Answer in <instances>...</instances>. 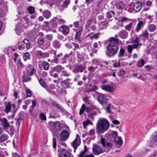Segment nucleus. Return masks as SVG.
I'll return each mask as SVG.
<instances>
[{"label":"nucleus","instance_id":"nucleus-15","mask_svg":"<svg viewBox=\"0 0 157 157\" xmlns=\"http://www.w3.org/2000/svg\"><path fill=\"white\" fill-rule=\"evenodd\" d=\"M59 31L62 32L64 35L67 34L69 32V29L64 26H60L59 28Z\"/></svg>","mask_w":157,"mask_h":157},{"label":"nucleus","instance_id":"nucleus-54","mask_svg":"<svg viewBox=\"0 0 157 157\" xmlns=\"http://www.w3.org/2000/svg\"><path fill=\"white\" fill-rule=\"evenodd\" d=\"M53 148L55 149L56 147V142L55 138H53Z\"/></svg>","mask_w":157,"mask_h":157},{"label":"nucleus","instance_id":"nucleus-6","mask_svg":"<svg viewBox=\"0 0 157 157\" xmlns=\"http://www.w3.org/2000/svg\"><path fill=\"white\" fill-rule=\"evenodd\" d=\"M81 143V140L78 134H77L76 137L72 143L71 145L74 149V151L75 152V150L77 147L80 145Z\"/></svg>","mask_w":157,"mask_h":157},{"label":"nucleus","instance_id":"nucleus-56","mask_svg":"<svg viewBox=\"0 0 157 157\" xmlns=\"http://www.w3.org/2000/svg\"><path fill=\"white\" fill-rule=\"evenodd\" d=\"M41 119L43 120H46V117L45 115L43 113H41L40 115Z\"/></svg>","mask_w":157,"mask_h":157},{"label":"nucleus","instance_id":"nucleus-10","mask_svg":"<svg viewBox=\"0 0 157 157\" xmlns=\"http://www.w3.org/2000/svg\"><path fill=\"white\" fill-rule=\"evenodd\" d=\"M101 88L109 92H113L115 90V88L111 85H103L101 86Z\"/></svg>","mask_w":157,"mask_h":157},{"label":"nucleus","instance_id":"nucleus-53","mask_svg":"<svg viewBox=\"0 0 157 157\" xmlns=\"http://www.w3.org/2000/svg\"><path fill=\"white\" fill-rule=\"evenodd\" d=\"M88 70L92 72H94L95 70V68L92 66L89 67L88 68Z\"/></svg>","mask_w":157,"mask_h":157},{"label":"nucleus","instance_id":"nucleus-64","mask_svg":"<svg viewBox=\"0 0 157 157\" xmlns=\"http://www.w3.org/2000/svg\"><path fill=\"white\" fill-rule=\"evenodd\" d=\"M112 123L113 124H119V123H120L119 121H118L117 120H113L112 121Z\"/></svg>","mask_w":157,"mask_h":157},{"label":"nucleus","instance_id":"nucleus-11","mask_svg":"<svg viewBox=\"0 0 157 157\" xmlns=\"http://www.w3.org/2000/svg\"><path fill=\"white\" fill-rule=\"evenodd\" d=\"M142 4L140 2H135L133 7L134 10L136 12H139L142 7Z\"/></svg>","mask_w":157,"mask_h":157},{"label":"nucleus","instance_id":"nucleus-50","mask_svg":"<svg viewBox=\"0 0 157 157\" xmlns=\"http://www.w3.org/2000/svg\"><path fill=\"white\" fill-rule=\"evenodd\" d=\"M89 134L90 136H93L95 134V132L94 129H92L90 130Z\"/></svg>","mask_w":157,"mask_h":157},{"label":"nucleus","instance_id":"nucleus-27","mask_svg":"<svg viewBox=\"0 0 157 157\" xmlns=\"http://www.w3.org/2000/svg\"><path fill=\"white\" fill-rule=\"evenodd\" d=\"M125 52V50L123 48H121L119 51L118 56L119 57H120L124 56Z\"/></svg>","mask_w":157,"mask_h":157},{"label":"nucleus","instance_id":"nucleus-31","mask_svg":"<svg viewBox=\"0 0 157 157\" xmlns=\"http://www.w3.org/2000/svg\"><path fill=\"white\" fill-rule=\"evenodd\" d=\"M11 109V104L10 102H8L6 106L5 112L6 113L9 112Z\"/></svg>","mask_w":157,"mask_h":157},{"label":"nucleus","instance_id":"nucleus-48","mask_svg":"<svg viewBox=\"0 0 157 157\" xmlns=\"http://www.w3.org/2000/svg\"><path fill=\"white\" fill-rule=\"evenodd\" d=\"M99 35L98 33L94 34L90 36V39L91 40L94 39H97L98 38Z\"/></svg>","mask_w":157,"mask_h":157},{"label":"nucleus","instance_id":"nucleus-60","mask_svg":"<svg viewBox=\"0 0 157 157\" xmlns=\"http://www.w3.org/2000/svg\"><path fill=\"white\" fill-rule=\"evenodd\" d=\"M120 66V61L114 64V67H119Z\"/></svg>","mask_w":157,"mask_h":157},{"label":"nucleus","instance_id":"nucleus-13","mask_svg":"<svg viewBox=\"0 0 157 157\" xmlns=\"http://www.w3.org/2000/svg\"><path fill=\"white\" fill-rule=\"evenodd\" d=\"M85 111H86V112L87 113H89L90 112V108L89 107L86 106L84 104H83L79 111V114L81 115L83 114Z\"/></svg>","mask_w":157,"mask_h":157},{"label":"nucleus","instance_id":"nucleus-17","mask_svg":"<svg viewBox=\"0 0 157 157\" xmlns=\"http://www.w3.org/2000/svg\"><path fill=\"white\" fill-rule=\"evenodd\" d=\"M140 38L139 37H137L132 41V43L133 44L140 45L138 46V49H139L140 47L142 45V43H140Z\"/></svg>","mask_w":157,"mask_h":157},{"label":"nucleus","instance_id":"nucleus-21","mask_svg":"<svg viewBox=\"0 0 157 157\" xmlns=\"http://www.w3.org/2000/svg\"><path fill=\"white\" fill-rule=\"evenodd\" d=\"M31 77L27 76L24 73L23 75V81L25 82H27L31 81Z\"/></svg>","mask_w":157,"mask_h":157},{"label":"nucleus","instance_id":"nucleus-12","mask_svg":"<svg viewBox=\"0 0 157 157\" xmlns=\"http://www.w3.org/2000/svg\"><path fill=\"white\" fill-rule=\"evenodd\" d=\"M139 44L128 45L126 46V48L128 53L130 54L132 53L133 48L137 49L138 50V46Z\"/></svg>","mask_w":157,"mask_h":157},{"label":"nucleus","instance_id":"nucleus-18","mask_svg":"<svg viewBox=\"0 0 157 157\" xmlns=\"http://www.w3.org/2000/svg\"><path fill=\"white\" fill-rule=\"evenodd\" d=\"M2 125L4 127V128L8 127L10 126L8 122L7 119L5 118H3L1 120Z\"/></svg>","mask_w":157,"mask_h":157},{"label":"nucleus","instance_id":"nucleus-42","mask_svg":"<svg viewBox=\"0 0 157 157\" xmlns=\"http://www.w3.org/2000/svg\"><path fill=\"white\" fill-rule=\"evenodd\" d=\"M26 93L27 94V97H30L32 94V91L29 89H27L26 90Z\"/></svg>","mask_w":157,"mask_h":157},{"label":"nucleus","instance_id":"nucleus-61","mask_svg":"<svg viewBox=\"0 0 157 157\" xmlns=\"http://www.w3.org/2000/svg\"><path fill=\"white\" fill-rule=\"evenodd\" d=\"M62 74L63 75L66 76H68L69 75L65 71H63L62 72Z\"/></svg>","mask_w":157,"mask_h":157},{"label":"nucleus","instance_id":"nucleus-28","mask_svg":"<svg viewBox=\"0 0 157 157\" xmlns=\"http://www.w3.org/2000/svg\"><path fill=\"white\" fill-rule=\"evenodd\" d=\"M64 68L62 67L61 66L58 65L55 67V70L56 71L59 72H61Z\"/></svg>","mask_w":157,"mask_h":157},{"label":"nucleus","instance_id":"nucleus-55","mask_svg":"<svg viewBox=\"0 0 157 157\" xmlns=\"http://www.w3.org/2000/svg\"><path fill=\"white\" fill-rule=\"evenodd\" d=\"M82 27H80L79 28V30H78V31L77 32L76 34H77L78 35H80L82 33Z\"/></svg>","mask_w":157,"mask_h":157},{"label":"nucleus","instance_id":"nucleus-23","mask_svg":"<svg viewBox=\"0 0 157 157\" xmlns=\"http://www.w3.org/2000/svg\"><path fill=\"white\" fill-rule=\"evenodd\" d=\"M156 28V26L153 24L150 25L148 27V30L151 32H153L155 31Z\"/></svg>","mask_w":157,"mask_h":157},{"label":"nucleus","instance_id":"nucleus-45","mask_svg":"<svg viewBox=\"0 0 157 157\" xmlns=\"http://www.w3.org/2000/svg\"><path fill=\"white\" fill-rule=\"evenodd\" d=\"M140 62L141 63V64H137V66L138 67H142L144 64L145 62L144 59H141L140 60Z\"/></svg>","mask_w":157,"mask_h":157},{"label":"nucleus","instance_id":"nucleus-29","mask_svg":"<svg viewBox=\"0 0 157 157\" xmlns=\"http://www.w3.org/2000/svg\"><path fill=\"white\" fill-rule=\"evenodd\" d=\"M84 151H82L79 155V157H83L85 155L86 152L87 151L86 146H84Z\"/></svg>","mask_w":157,"mask_h":157},{"label":"nucleus","instance_id":"nucleus-1","mask_svg":"<svg viewBox=\"0 0 157 157\" xmlns=\"http://www.w3.org/2000/svg\"><path fill=\"white\" fill-rule=\"evenodd\" d=\"M119 40L115 38H110L107 48L109 52L106 54L109 56H113L117 54L118 49Z\"/></svg>","mask_w":157,"mask_h":157},{"label":"nucleus","instance_id":"nucleus-57","mask_svg":"<svg viewBox=\"0 0 157 157\" xmlns=\"http://www.w3.org/2000/svg\"><path fill=\"white\" fill-rule=\"evenodd\" d=\"M93 63L96 65H98L99 63V60L96 59H95L92 60Z\"/></svg>","mask_w":157,"mask_h":157},{"label":"nucleus","instance_id":"nucleus-7","mask_svg":"<svg viewBox=\"0 0 157 157\" xmlns=\"http://www.w3.org/2000/svg\"><path fill=\"white\" fill-rule=\"evenodd\" d=\"M36 53L38 59L45 58L49 56L48 53L47 52H43L39 50L36 51Z\"/></svg>","mask_w":157,"mask_h":157},{"label":"nucleus","instance_id":"nucleus-3","mask_svg":"<svg viewBox=\"0 0 157 157\" xmlns=\"http://www.w3.org/2000/svg\"><path fill=\"white\" fill-rule=\"evenodd\" d=\"M117 134L118 133L117 131H112L109 132L108 133L106 134V136L107 137L111 136H112L114 137V139L119 145H121L123 143L121 138L120 136H118Z\"/></svg>","mask_w":157,"mask_h":157},{"label":"nucleus","instance_id":"nucleus-8","mask_svg":"<svg viewBox=\"0 0 157 157\" xmlns=\"http://www.w3.org/2000/svg\"><path fill=\"white\" fill-rule=\"evenodd\" d=\"M59 157H70V155L68 151L64 148L60 151L59 153Z\"/></svg>","mask_w":157,"mask_h":157},{"label":"nucleus","instance_id":"nucleus-26","mask_svg":"<svg viewBox=\"0 0 157 157\" xmlns=\"http://www.w3.org/2000/svg\"><path fill=\"white\" fill-rule=\"evenodd\" d=\"M8 135L4 134L0 136V142H3L6 141L8 138Z\"/></svg>","mask_w":157,"mask_h":157},{"label":"nucleus","instance_id":"nucleus-34","mask_svg":"<svg viewBox=\"0 0 157 157\" xmlns=\"http://www.w3.org/2000/svg\"><path fill=\"white\" fill-rule=\"evenodd\" d=\"M28 10L29 12V13L30 14H33L35 12L34 8L32 6H29L28 8Z\"/></svg>","mask_w":157,"mask_h":157},{"label":"nucleus","instance_id":"nucleus-19","mask_svg":"<svg viewBox=\"0 0 157 157\" xmlns=\"http://www.w3.org/2000/svg\"><path fill=\"white\" fill-rule=\"evenodd\" d=\"M125 5L122 2H119L116 3V6L119 9H122L125 7Z\"/></svg>","mask_w":157,"mask_h":157},{"label":"nucleus","instance_id":"nucleus-36","mask_svg":"<svg viewBox=\"0 0 157 157\" xmlns=\"http://www.w3.org/2000/svg\"><path fill=\"white\" fill-rule=\"evenodd\" d=\"M92 123V122L89 119H87L86 121L83 122V125L84 128H85L88 124H91Z\"/></svg>","mask_w":157,"mask_h":157},{"label":"nucleus","instance_id":"nucleus-30","mask_svg":"<svg viewBox=\"0 0 157 157\" xmlns=\"http://www.w3.org/2000/svg\"><path fill=\"white\" fill-rule=\"evenodd\" d=\"M114 13L113 11H110L107 13L106 17L107 18H111L114 16Z\"/></svg>","mask_w":157,"mask_h":157},{"label":"nucleus","instance_id":"nucleus-35","mask_svg":"<svg viewBox=\"0 0 157 157\" xmlns=\"http://www.w3.org/2000/svg\"><path fill=\"white\" fill-rule=\"evenodd\" d=\"M24 43L25 44L27 48H29L30 47V43L29 41L27 39H24Z\"/></svg>","mask_w":157,"mask_h":157},{"label":"nucleus","instance_id":"nucleus-14","mask_svg":"<svg viewBox=\"0 0 157 157\" xmlns=\"http://www.w3.org/2000/svg\"><path fill=\"white\" fill-rule=\"evenodd\" d=\"M53 128L56 131L60 130L61 127V124L59 121H56L53 123Z\"/></svg>","mask_w":157,"mask_h":157},{"label":"nucleus","instance_id":"nucleus-49","mask_svg":"<svg viewBox=\"0 0 157 157\" xmlns=\"http://www.w3.org/2000/svg\"><path fill=\"white\" fill-rule=\"evenodd\" d=\"M38 44L40 45H42L44 42V41L43 39L41 38H39L38 39Z\"/></svg>","mask_w":157,"mask_h":157},{"label":"nucleus","instance_id":"nucleus-52","mask_svg":"<svg viewBox=\"0 0 157 157\" xmlns=\"http://www.w3.org/2000/svg\"><path fill=\"white\" fill-rule=\"evenodd\" d=\"M128 20V18L126 17H124L120 18L119 20L122 22H125L127 21Z\"/></svg>","mask_w":157,"mask_h":157},{"label":"nucleus","instance_id":"nucleus-46","mask_svg":"<svg viewBox=\"0 0 157 157\" xmlns=\"http://www.w3.org/2000/svg\"><path fill=\"white\" fill-rule=\"evenodd\" d=\"M35 72V71L34 68L31 69L30 71L28 72V74L29 75H33Z\"/></svg>","mask_w":157,"mask_h":157},{"label":"nucleus","instance_id":"nucleus-4","mask_svg":"<svg viewBox=\"0 0 157 157\" xmlns=\"http://www.w3.org/2000/svg\"><path fill=\"white\" fill-rule=\"evenodd\" d=\"M92 151L96 155H98L105 151V150L102 149L101 147L96 144H94L93 146Z\"/></svg>","mask_w":157,"mask_h":157},{"label":"nucleus","instance_id":"nucleus-58","mask_svg":"<svg viewBox=\"0 0 157 157\" xmlns=\"http://www.w3.org/2000/svg\"><path fill=\"white\" fill-rule=\"evenodd\" d=\"M152 138V140L153 142H157V135L153 136Z\"/></svg>","mask_w":157,"mask_h":157},{"label":"nucleus","instance_id":"nucleus-20","mask_svg":"<svg viewBox=\"0 0 157 157\" xmlns=\"http://www.w3.org/2000/svg\"><path fill=\"white\" fill-rule=\"evenodd\" d=\"M43 16L47 19L49 18L51 16L50 12L48 10H45L43 12Z\"/></svg>","mask_w":157,"mask_h":157},{"label":"nucleus","instance_id":"nucleus-62","mask_svg":"<svg viewBox=\"0 0 157 157\" xmlns=\"http://www.w3.org/2000/svg\"><path fill=\"white\" fill-rule=\"evenodd\" d=\"M79 22L76 21L74 23V25L75 27L77 28L79 26Z\"/></svg>","mask_w":157,"mask_h":157},{"label":"nucleus","instance_id":"nucleus-38","mask_svg":"<svg viewBox=\"0 0 157 157\" xmlns=\"http://www.w3.org/2000/svg\"><path fill=\"white\" fill-rule=\"evenodd\" d=\"M70 1L69 0H65L62 5V6L64 8H65L67 7L68 5L70 3Z\"/></svg>","mask_w":157,"mask_h":157},{"label":"nucleus","instance_id":"nucleus-25","mask_svg":"<svg viewBox=\"0 0 157 157\" xmlns=\"http://www.w3.org/2000/svg\"><path fill=\"white\" fill-rule=\"evenodd\" d=\"M94 19V18H92L87 21L86 25V29H88L89 28L90 26L93 22Z\"/></svg>","mask_w":157,"mask_h":157},{"label":"nucleus","instance_id":"nucleus-24","mask_svg":"<svg viewBox=\"0 0 157 157\" xmlns=\"http://www.w3.org/2000/svg\"><path fill=\"white\" fill-rule=\"evenodd\" d=\"M42 66L44 69L45 70H48L49 68V64L47 62H44L42 63Z\"/></svg>","mask_w":157,"mask_h":157},{"label":"nucleus","instance_id":"nucleus-63","mask_svg":"<svg viewBox=\"0 0 157 157\" xmlns=\"http://www.w3.org/2000/svg\"><path fill=\"white\" fill-rule=\"evenodd\" d=\"M80 36V35H79L76 34L75 36V39H76L77 40L79 41V42H80V37H79Z\"/></svg>","mask_w":157,"mask_h":157},{"label":"nucleus","instance_id":"nucleus-39","mask_svg":"<svg viewBox=\"0 0 157 157\" xmlns=\"http://www.w3.org/2000/svg\"><path fill=\"white\" fill-rule=\"evenodd\" d=\"M132 22H131L125 26V29L128 31H130L132 26Z\"/></svg>","mask_w":157,"mask_h":157},{"label":"nucleus","instance_id":"nucleus-43","mask_svg":"<svg viewBox=\"0 0 157 157\" xmlns=\"http://www.w3.org/2000/svg\"><path fill=\"white\" fill-rule=\"evenodd\" d=\"M101 144H102V146L103 147H105V146L106 143L107 142L103 138H101L100 140Z\"/></svg>","mask_w":157,"mask_h":157},{"label":"nucleus","instance_id":"nucleus-40","mask_svg":"<svg viewBox=\"0 0 157 157\" xmlns=\"http://www.w3.org/2000/svg\"><path fill=\"white\" fill-rule=\"evenodd\" d=\"M30 54L28 52H26L24 54V59L25 60L29 58Z\"/></svg>","mask_w":157,"mask_h":157},{"label":"nucleus","instance_id":"nucleus-37","mask_svg":"<svg viewBox=\"0 0 157 157\" xmlns=\"http://www.w3.org/2000/svg\"><path fill=\"white\" fill-rule=\"evenodd\" d=\"M111 104H108L106 107L105 108V110L107 113H111V110H110V108L111 107Z\"/></svg>","mask_w":157,"mask_h":157},{"label":"nucleus","instance_id":"nucleus-32","mask_svg":"<svg viewBox=\"0 0 157 157\" xmlns=\"http://www.w3.org/2000/svg\"><path fill=\"white\" fill-rule=\"evenodd\" d=\"M143 23L142 21H140L138 22L136 28V30L137 32H138L139 30L140 29L141 27L143 26Z\"/></svg>","mask_w":157,"mask_h":157},{"label":"nucleus","instance_id":"nucleus-5","mask_svg":"<svg viewBox=\"0 0 157 157\" xmlns=\"http://www.w3.org/2000/svg\"><path fill=\"white\" fill-rule=\"evenodd\" d=\"M70 133V132L67 130H63L60 134V139L63 141H65L69 138Z\"/></svg>","mask_w":157,"mask_h":157},{"label":"nucleus","instance_id":"nucleus-41","mask_svg":"<svg viewBox=\"0 0 157 157\" xmlns=\"http://www.w3.org/2000/svg\"><path fill=\"white\" fill-rule=\"evenodd\" d=\"M53 45L57 48H59L60 46L59 43L57 41H55L53 42Z\"/></svg>","mask_w":157,"mask_h":157},{"label":"nucleus","instance_id":"nucleus-22","mask_svg":"<svg viewBox=\"0 0 157 157\" xmlns=\"http://www.w3.org/2000/svg\"><path fill=\"white\" fill-rule=\"evenodd\" d=\"M52 104L53 105L56 107L58 109L61 111H63V108L60 105L55 101L52 102Z\"/></svg>","mask_w":157,"mask_h":157},{"label":"nucleus","instance_id":"nucleus-33","mask_svg":"<svg viewBox=\"0 0 157 157\" xmlns=\"http://www.w3.org/2000/svg\"><path fill=\"white\" fill-rule=\"evenodd\" d=\"M39 82L43 87L46 88L47 87V84L45 83L44 81L41 78H40L39 80Z\"/></svg>","mask_w":157,"mask_h":157},{"label":"nucleus","instance_id":"nucleus-59","mask_svg":"<svg viewBox=\"0 0 157 157\" xmlns=\"http://www.w3.org/2000/svg\"><path fill=\"white\" fill-rule=\"evenodd\" d=\"M148 34L147 30L145 31L143 34V36L145 37H147L148 36Z\"/></svg>","mask_w":157,"mask_h":157},{"label":"nucleus","instance_id":"nucleus-44","mask_svg":"<svg viewBox=\"0 0 157 157\" xmlns=\"http://www.w3.org/2000/svg\"><path fill=\"white\" fill-rule=\"evenodd\" d=\"M55 88V86L53 84H51L49 86V87L48 88L47 90L50 92L51 89H54Z\"/></svg>","mask_w":157,"mask_h":157},{"label":"nucleus","instance_id":"nucleus-2","mask_svg":"<svg viewBox=\"0 0 157 157\" xmlns=\"http://www.w3.org/2000/svg\"><path fill=\"white\" fill-rule=\"evenodd\" d=\"M109 127V121L105 119L101 118L98 121L96 128L99 133L102 134L108 129Z\"/></svg>","mask_w":157,"mask_h":157},{"label":"nucleus","instance_id":"nucleus-9","mask_svg":"<svg viewBox=\"0 0 157 157\" xmlns=\"http://www.w3.org/2000/svg\"><path fill=\"white\" fill-rule=\"evenodd\" d=\"M98 101L102 105L106 103L107 100L105 95L103 94L99 95L98 98Z\"/></svg>","mask_w":157,"mask_h":157},{"label":"nucleus","instance_id":"nucleus-47","mask_svg":"<svg viewBox=\"0 0 157 157\" xmlns=\"http://www.w3.org/2000/svg\"><path fill=\"white\" fill-rule=\"evenodd\" d=\"M125 74V72L124 70H121L119 72V76L120 77H122Z\"/></svg>","mask_w":157,"mask_h":157},{"label":"nucleus","instance_id":"nucleus-51","mask_svg":"<svg viewBox=\"0 0 157 157\" xmlns=\"http://www.w3.org/2000/svg\"><path fill=\"white\" fill-rule=\"evenodd\" d=\"M105 28L107 26L108 24V21H103L100 23Z\"/></svg>","mask_w":157,"mask_h":157},{"label":"nucleus","instance_id":"nucleus-16","mask_svg":"<svg viewBox=\"0 0 157 157\" xmlns=\"http://www.w3.org/2000/svg\"><path fill=\"white\" fill-rule=\"evenodd\" d=\"M119 36L121 38L125 39L128 36V33L125 30H123L120 32Z\"/></svg>","mask_w":157,"mask_h":157}]
</instances>
